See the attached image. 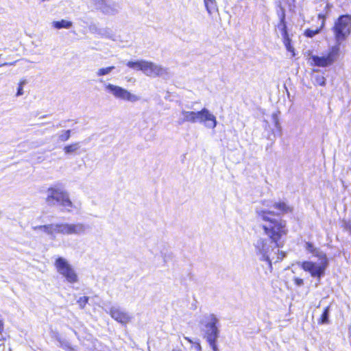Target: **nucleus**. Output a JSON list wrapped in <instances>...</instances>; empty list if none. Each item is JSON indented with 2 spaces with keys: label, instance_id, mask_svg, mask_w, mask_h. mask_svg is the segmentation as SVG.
<instances>
[{
  "label": "nucleus",
  "instance_id": "nucleus-1",
  "mask_svg": "<svg viewBox=\"0 0 351 351\" xmlns=\"http://www.w3.org/2000/svg\"><path fill=\"white\" fill-rule=\"evenodd\" d=\"M272 207L278 212L274 213L268 209H261L256 212L258 219L261 221V227L263 233L268 237L274 247L271 246L265 239H261L256 245L255 248L257 253L262 256V259L267 262L270 267H271L272 260L278 262L285 256L283 254L282 257L275 258L271 254L274 248L279 249L284 246L285 239L289 233L287 222L275 217L291 214L293 212V207L283 201L274 202ZM277 253H280L279 250H277Z\"/></svg>",
  "mask_w": 351,
  "mask_h": 351
},
{
  "label": "nucleus",
  "instance_id": "nucleus-2",
  "mask_svg": "<svg viewBox=\"0 0 351 351\" xmlns=\"http://www.w3.org/2000/svg\"><path fill=\"white\" fill-rule=\"evenodd\" d=\"M331 31L335 43L334 46L339 48L351 36V14H346L338 16L331 27Z\"/></svg>",
  "mask_w": 351,
  "mask_h": 351
},
{
  "label": "nucleus",
  "instance_id": "nucleus-3",
  "mask_svg": "<svg viewBox=\"0 0 351 351\" xmlns=\"http://www.w3.org/2000/svg\"><path fill=\"white\" fill-rule=\"evenodd\" d=\"M48 195L45 201L49 206H53L56 204L64 208L66 211L71 212L75 206L69 198L68 193L58 188L51 186L47 189Z\"/></svg>",
  "mask_w": 351,
  "mask_h": 351
},
{
  "label": "nucleus",
  "instance_id": "nucleus-4",
  "mask_svg": "<svg viewBox=\"0 0 351 351\" xmlns=\"http://www.w3.org/2000/svg\"><path fill=\"white\" fill-rule=\"evenodd\" d=\"M182 114L183 115V119L180 123L199 121L211 128H215L217 125L215 117L210 114L206 108H203L197 112L193 111H182Z\"/></svg>",
  "mask_w": 351,
  "mask_h": 351
},
{
  "label": "nucleus",
  "instance_id": "nucleus-5",
  "mask_svg": "<svg viewBox=\"0 0 351 351\" xmlns=\"http://www.w3.org/2000/svg\"><path fill=\"white\" fill-rule=\"evenodd\" d=\"M319 263L313 261H305L301 263L300 267L305 271L308 272L312 277L320 278L325 274L328 266V258L326 255L319 256Z\"/></svg>",
  "mask_w": 351,
  "mask_h": 351
},
{
  "label": "nucleus",
  "instance_id": "nucleus-6",
  "mask_svg": "<svg viewBox=\"0 0 351 351\" xmlns=\"http://www.w3.org/2000/svg\"><path fill=\"white\" fill-rule=\"evenodd\" d=\"M54 266L57 271L62 275L68 282L74 284L78 281L77 273L65 258L58 257L54 262Z\"/></svg>",
  "mask_w": 351,
  "mask_h": 351
},
{
  "label": "nucleus",
  "instance_id": "nucleus-7",
  "mask_svg": "<svg viewBox=\"0 0 351 351\" xmlns=\"http://www.w3.org/2000/svg\"><path fill=\"white\" fill-rule=\"evenodd\" d=\"M339 53L337 46L332 47L326 56H318L313 55L311 57V64L319 67H326L332 65L337 60Z\"/></svg>",
  "mask_w": 351,
  "mask_h": 351
},
{
  "label": "nucleus",
  "instance_id": "nucleus-8",
  "mask_svg": "<svg viewBox=\"0 0 351 351\" xmlns=\"http://www.w3.org/2000/svg\"><path fill=\"white\" fill-rule=\"evenodd\" d=\"M217 324V318L214 315H211L210 316L209 323L205 325L206 328V330L205 332V337L213 351H218L216 345L217 339L219 337Z\"/></svg>",
  "mask_w": 351,
  "mask_h": 351
},
{
  "label": "nucleus",
  "instance_id": "nucleus-9",
  "mask_svg": "<svg viewBox=\"0 0 351 351\" xmlns=\"http://www.w3.org/2000/svg\"><path fill=\"white\" fill-rule=\"evenodd\" d=\"M106 88L117 98L131 101H136L138 99V97L132 95L128 90L121 86L108 84L106 86Z\"/></svg>",
  "mask_w": 351,
  "mask_h": 351
},
{
  "label": "nucleus",
  "instance_id": "nucleus-10",
  "mask_svg": "<svg viewBox=\"0 0 351 351\" xmlns=\"http://www.w3.org/2000/svg\"><path fill=\"white\" fill-rule=\"evenodd\" d=\"M56 233L61 234H80L84 231V226L82 223H56Z\"/></svg>",
  "mask_w": 351,
  "mask_h": 351
},
{
  "label": "nucleus",
  "instance_id": "nucleus-11",
  "mask_svg": "<svg viewBox=\"0 0 351 351\" xmlns=\"http://www.w3.org/2000/svg\"><path fill=\"white\" fill-rule=\"evenodd\" d=\"M141 71L148 76H160L164 73L162 67L146 60H144Z\"/></svg>",
  "mask_w": 351,
  "mask_h": 351
},
{
  "label": "nucleus",
  "instance_id": "nucleus-12",
  "mask_svg": "<svg viewBox=\"0 0 351 351\" xmlns=\"http://www.w3.org/2000/svg\"><path fill=\"white\" fill-rule=\"evenodd\" d=\"M109 315L112 319L122 324H127L131 319V317L127 313L117 308H111Z\"/></svg>",
  "mask_w": 351,
  "mask_h": 351
},
{
  "label": "nucleus",
  "instance_id": "nucleus-13",
  "mask_svg": "<svg viewBox=\"0 0 351 351\" xmlns=\"http://www.w3.org/2000/svg\"><path fill=\"white\" fill-rule=\"evenodd\" d=\"M326 18H327L326 14H323V13L318 14L317 19L321 20L320 25L315 29H312L310 28L306 29L304 31V36H306V38H313L315 35L319 34L326 25Z\"/></svg>",
  "mask_w": 351,
  "mask_h": 351
},
{
  "label": "nucleus",
  "instance_id": "nucleus-14",
  "mask_svg": "<svg viewBox=\"0 0 351 351\" xmlns=\"http://www.w3.org/2000/svg\"><path fill=\"white\" fill-rule=\"evenodd\" d=\"M34 230H41L45 232L47 234L52 235L56 233V224H47V225H41L33 227Z\"/></svg>",
  "mask_w": 351,
  "mask_h": 351
},
{
  "label": "nucleus",
  "instance_id": "nucleus-15",
  "mask_svg": "<svg viewBox=\"0 0 351 351\" xmlns=\"http://www.w3.org/2000/svg\"><path fill=\"white\" fill-rule=\"evenodd\" d=\"M305 249L311 254H312L314 256L319 258V256L326 255V254L322 253L319 251V250L315 247L314 245L309 241L305 243Z\"/></svg>",
  "mask_w": 351,
  "mask_h": 351
},
{
  "label": "nucleus",
  "instance_id": "nucleus-16",
  "mask_svg": "<svg viewBox=\"0 0 351 351\" xmlns=\"http://www.w3.org/2000/svg\"><path fill=\"white\" fill-rule=\"evenodd\" d=\"M330 306H327L326 308H324L320 317L318 319V324H328V316H329V311H330Z\"/></svg>",
  "mask_w": 351,
  "mask_h": 351
},
{
  "label": "nucleus",
  "instance_id": "nucleus-17",
  "mask_svg": "<svg viewBox=\"0 0 351 351\" xmlns=\"http://www.w3.org/2000/svg\"><path fill=\"white\" fill-rule=\"evenodd\" d=\"M53 27L56 29H62V28H70L72 26V23L71 21H68L64 19L60 21H53Z\"/></svg>",
  "mask_w": 351,
  "mask_h": 351
},
{
  "label": "nucleus",
  "instance_id": "nucleus-18",
  "mask_svg": "<svg viewBox=\"0 0 351 351\" xmlns=\"http://www.w3.org/2000/svg\"><path fill=\"white\" fill-rule=\"evenodd\" d=\"M204 1L208 14H210L212 12L218 13V10L215 0H204Z\"/></svg>",
  "mask_w": 351,
  "mask_h": 351
},
{
  "label": "nucleus",
  "instance_id": "nucleus-19",
  "mask_svg": "<svg viewBox=\"0 0 351 351\" xmlns=\"http://www.w3.org/2000/svg\"><path fill=\"white\" fill-rule=\"evenodd\" d=\"M80 143H73L64 147L63 150L65 154H71L75 152L80 148Z\"/></svg>",
  "mask_w": 351,
  "mask_h": 351
},
{
  "label": "nucleus",
  "instance_id": "nucleus-20",
  "mask_svg": "<svg viewBox=\"0 0 351 351\" xmlns=\"http://www.w3.org/2000/svg\"><path fill=\"white\" fill-rule=\"evenodd\" d=\"M144 60H138V61H129L126 63V65L131 69H136L138 71H141Z\"/></svg>",
  "mask_w": 351,
  "mask_h": 351
},
{
  "label": "nucleus",
  "instance_id": "nucleus-21",
  "mask_svg": "<svg viewBox=\"0 0 351 351\" xmlns=\"http://www.w3.org/2000/svg\"><path fill=\"white\" fill-rule=\"evenodd\" d=\"M313 84L315 86H324L326 85V78L322 75L314 76Z\"/></svg>",
  "mask_w": 351,
  "mask_h": 351
},
{
  "label": "nucleus",
  "instance_id": "nucleus-22",
  "mask_svg": "<svg viewBox=\"0 0 351 351\" xmlns=\"http://www.w3.org/2000/svg\"><path fill=\"white\" fill-rule=\"evenodd\" d=\"M282 41H283V43L285 45L286 49H287V51H294V48L293 47V46L291 45V39L289 38V35L286 36H283Z\"/></svg>",
  "mask_w": 351,
  "mask_h": 351
},
{
  "label": "nucleus",
  "instance_id": "nucleus-23",
  "mask_svg": "<svg viewBox=\"0 0 351 351\" xmlns=\"http://www.w3.org/2000/svg\"><path fill=\"white\" fill-rule=\"evenodd\" d=\"M114 69V66H110L105 68H101L97 71V75L100 77L103 75H106L110 73Z\"/></svg>",
  "mask_w": 351,
  "mask_h": 351
},
{
  "label": "nucleus",
  "instance_id": "nucleus-24",
  "mask_svg": "<svg viewBox=\"0 0 351 351\" xmlns=\"http://www.w3.org/2000/svg\"><path fill=\"white\" fill-rule=\"evenodd\" d=\"M88 301H89V297L82 296V297H80L77 300V303L81 309H84L85 308L86 305L88 304Z\"/></svg>",
  "mask_w": 351,
  "mask_h": 351
},
{
  "label": "nucleus",
  "instance_id": "nucleus-25",
  "mask_svg": "<svg viewBox=\"0 0 351 351\" xmlns=\"http://www.w3.org/2000/svg\"><path fill=\"white\" fill-rule=\"evenodd\" d=\"M71 130H65L62 134H60L59 136V138H58L59 141H60L62 142H65V141H68L71 137Z\"/></svg>",
  "mask_w": 351,
  "mask_h": 351
},
{
  "label": "nucleus",
  "instance_id": "nucleus-26",
  "mask_svg": "<svg viewBox=\"0 0 351 351\" xmlns=\"http://www.w3.org/2000/svg\"><path fill=\"white\" fill-rule=\"evenodd\" d=\"M287 27L286 23V15L285 12L283 10L281 15L279 18V23L278 24V27L280 29V27Z\"/></svg>",
  "mask_w": 351,
  "mask_h": 351
},
{
  "label": "nucleus",
  "instance_id": "nucleus-27",
  "mask_svg": "<svg viewBox=\"0 0 351 351\" xmlns=\"http://www.w3.org/2000/svg\"><path fill=\"white\" fill-rule=\"evenodd\" d=\"M26 84V80H21L20 82H19L18 84V88H17V91H16V95L18 97V96H21L23 94V86Z\"/></svg>",
  "mask_w": 351,
  "mask_h": 351
},
{
  "label": "nucleus",
  "instance_id": "nucleus-28",
  "mask_svg": "<svg viewBox=\"0 0 351 351\" xmlns=\"http://www.w3.org/2000/svg\"><path fill=\"white\" fill-rule=\"evenodd\" d=\"M293 280L296 286H302L304 285V280L300 278L294 277Z\"/></svg>",
  "mask_w": 351,
  "mask_h": 351
},
{
  "label": "nucleus",
  "instance_id": "nucleus-29",
  "mask_svg": "<svg viewBox=\"0 0 351 351\" xmlns=\"http://www.w3.org/2000/svg\"><path fill=\"white\" fill-rule=\"evenodd\" d=\"M61 347L65 350H68V351L73 350V348L69 343H62Z\"/></svg>",
  "mask_w": 351,
  "mask_h": 351
},
{
  "label": "nucleus",
  "instance_id": "nucleus-30",
  "mask_svg": "<svg viewBox=\"0 0 351 351\" xmlns=\"http://www.w3.org/2000/svg\"><path fill=\"white\" fill-rule=\"evenodd\" d=\"M281 32V34H282V36H288L289 34H288V31H287V27H280L279 29Z\"/></svg>",
  "mask_w": 351,
  "mask_h": 351
},
{
  "label": "nucleus",
  "instance_id": "nucleus-31",
  "mask_svg": "<svg viewBox=\"0 0 351 351\" xmlns=\"http://www.w3.org/2000/svg\"><path fill=\"white\" fill-rule=\"evenodd\" d=\"M184 339L190 343H193V341L191 339H190L189 337H184Z\"/></svg>",
  "mask_w": 351,
  "mask_h": 351
},
{
  "label": "nucleus",
  "instance_id": "nucleus-32",
  "mask_svg": "<svg viewBox=\"0 0 351 351\" xmlns=\"http://www.w3.org/2000/svg\"><path fill=\"white\" fill-rule=\"evenodd\" d=\"M197 349H198L199 350H201V346L199 343H197Z\"/></svg>",
  "mask_w": 351,
  "mask_h": 351
},
{
  "label": "nucleus",
  "instance_id": "nucleus-33",
  "mask_svg": "<svg viewBox=\"0 0 351 351\" xmlns=\"http://www.w3.org/2000/svg\"><path fill=\"white\" fill-rule=\"evenodd\" d=\"M2 327H3V324L1 322H0V330L2 328Z\"/></svg>",
  "mask_w": 351,
  "mask_h": 351
}]
</instances>
